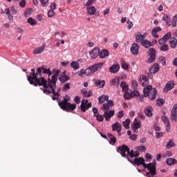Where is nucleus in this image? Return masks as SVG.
<instances>
[{
	"label": "nucleus",
	"mask_w": 177,
	"mask_h": 177,
	"mask_svg": "<svg viewBox=\"0 0 177 177\" xmlns=\"http://www.w3.org/2000/svg\"><path fill=\"white\" fill-rule=\"evenodd\" d=\"M28 81L30 82V85H34L35 86H44L43 90L44 93L46 95L53 94V100H57L59 99V91H55V88L50 86V81H49V77L48 80L45 77L41 75H37L35 73V68L31 70L30 75L28 76Z\"/></svg>",
	"instance_id": "1"
},
{
	"label": "nucleus",
	"mask_w": 177,
	"mask_h": 177,
	"mask_svg": "<svg viewBox=\"0 0 177 177\" xmlns=\"http://www.w3.org/2000/svg\"><path fill=\"white\" fill-rule=\"evenodd\" d=\"M103 66V62H100L98 64H95L93 65L92 66H90L91 70L93 71V73H96L99 68H102Z\"/></svg>",
	"instance_id": "23"
},
{
	"label": "nucleus",
	"mask_w": 177,
	"mask_h": 177,
	"mask_svg": "<svg viewBox=\"0 0 177 177\" xmlns=\"http://www.w3.org/2000/svg\"><path fill=\"white\" fill-rule=\"evenodd\" d=\"M62 89L63 91H68V89H70V83H66L64 84Z\"/></svg>",
	"instance_id": "59"
},
{
	"label": "nucleus",
	"mask_w": 177,
	"mask_h": 177,
	"mask_svg": "<svg viewBox=\"0 0 177 177\" xmlns=\"http://www.w3.org/2000/svg\"><path fill=\"white\" fill-rule=\"evenodd\" d=\"M121 129H122V126L120 122H117L112 124V131H115L119 135H121Z\"/></svg>",
	"instance_id": "15"
},
{
	"label": "nucleus",
	"mask_w": 177,
	"mask_h": 177,
	"mask_svg": "<svg viewBox=\"0 0 177 177\" xmlns=\"http://www.w3.org/2000/svg\"><path fill=\"white\" fill-rule=\"evenodd\" d=\"M145 113L147 117H153V107L151 106H147L145 109Z\"/></svg>",
	"instance_id": "24"
},
{
	"label": "nucleus",
	"mask_w": 177,
	"mask_h": 177,
	"mask_svg": "<svg viewBox=\"0 0 177 177\" xmlns=\"http://www.w3.org/2000/svg\"><path fill=\"white\" fill-rule=\"evenodd\" d=\"M74 100L77 104L81 103V97H80V96H75Z\"/></svg>",
	"instance_id": "61"
},
{
	"label": "nucleus",
	"mask_w": 177,
	"mask_h": 177,
	"mask_svg": "<svg viewBox=\"0 0 177 177\" xmlns=\"http://www.w3.org/2000/svg\"><path fill=\"white\" fill-rule=\"evenodd\" d=\"M28 23L32 26H37L38 24L37 20L34 19L32 17H29L28 19Z\"/></svg>",
	"instance_id": "37"
},
{
	"label": "nucleus",
	"mask_w": 177,
	"mask_h": 177,
	"mask_svg": "<svg viewBox=\"0 0 177 177\" xmlns=\"http://www.w3.org/2000/svg\"><path fill=\"white\" fill-rule=\"evenodd\" d=\"M175 142L172 140H170L166 145L167 149H171V147H175Z\"/></svg>",
	"instance_id": "42"
},
{
	"label": "nucleus",
	"mask_w": 177,
	"mask_h": 177,
	"mask_svg": "<svg viewBox=\"0 0 177 177\" xmlns=\"http://www.w3.org/2000/svg\"><path fill=\"white\" fill-rule=\"evenodd\" d=\"M120 151V154L122 157H124V158H127L128 161L129 162H132V160L129 159V157H131V158H133V157H138L139 152L138 151H133V150L129 151V147L127 145H122V147H118V151Z\"/></svg>",
	"instance_id": "3"
},
{
	"label": "nucleus",
	"mask_w": 177,
	"mask_h": 177,
	"mask_svg": "<svg viewBox=\"0 0 177 177\" xmlns=\"http://www.w3.org/2000/svg\"><path fill=\"white\" fill-rule=\"evenodd\" d=\"M108 137L109 138L110 140L109 143H111V145H115L117 142V138H115V137L110 133H108Z\"/></svg>",
	"instance_id": "31"
},
{
	"label": "nucleus",
	"mask_w": 177,
	"mask_h": 177,
	"mask_svg": "<svg viewBox=\"0 0 177 177\" xmlns=\"http://www.w3.org/2000/svg\"><path fill=\"white\" fill-rule=\"evenodd\" d=\"M45 50V45H43L41 47L37 48L32 50L33 55H39V53H42Z\"/></svg>",
	"instance_id": "26"
},
{
	"label": "nucleus",
	"mask_w": 177,
	"mask_h": 177,
	"mask_svg": "<svg viewBox=\"0 0 177 177\" xmlns=\"http://www.w3.org/2000/svg\"><path fill=\"white\" fill-rule=\"evenodd\" d=\"M120 64L123 70H128V68H129V65H128V64H127V62L124 59L120 60Z\"/></svg>",
	"instance_id": "38"
},
{
	"label": "nucleus",
	"mask_w": 177,
	"mask_h": 177,
	"mask_svg": "<svg viewBox=\"0 0 177 177\" xmlns=\"http://www.w3.org/2000/svg\"><path fill=\"white\" fill-rule=\"evenodd\" d=\"M161 31V27L160 26H158V27H156L154 28L153 30H152V35L153 37H155V38H160V35H157V32Z\"/></svg>",
	"instance_id": "27"
},
{
	"label": "nucleus",
	"mask_w": 177,
	"mask_h": 177,
	"mask_svg": "<svg viewBox=\"0 0 177 177\" xmlns=\"http://www.w3.org/2000/svg\"><path fill=\"white\" fill-rule=\"evenodd\" d=\"M156 60V55H149V57L147 59L148 63H153Z\"/></svg>",
	"instance_id": "49"
},
{
	"label": "nucleus",
	"mask_w": 177,
	"mask_h": 177,
	"mask_svg": "<svg viewBox=\"0 0 177 177\" xmlns=\"http://www.w3.org/2000/svg\"><path fill=\"white\" fill-rule=\"evenodd\" d=\"M52 73H53V75L51 77H48V81L50 82V84L52 88L56 91V83L57 82V77H59V74H60V70L53 68Z\"/></svg>",
	"instance_id": "6"
},
{
	"label": "nucleus",
	"mask_w": 177,
	"mask_h": 177,
	"mask_svg": "<svg viewBox=\"0 0 177 177\" xmlns=\"http://www.w3.org/2000/svg\"><path fill=\"white\" fill-rule=\"evenodd\" d=\"M141 45L144 46V48H146V49H149V48H151V46H153V44L150 41L147 39H144L141 41Z\"/></svg>",
	"instance_id": "25"
},
{
	"label": "nucleus",
	"mask_w": 177,
	"mask_h": 177,
	"mask_svg": "<svg viewBox=\"0 0 177 177\" xmlns=\"http://www.w3.org/2000/svg\"><path fill=\"white\" fill-rule=\"evenodd\" d=\"M4 12L7 15L8 20L10 21H13V17L12 15L17 14V10H16L13 6L10 7V8H6Z\"/></svg>",
	"instance_id": "8"
},
{
	"label": "nucleus",
	"mask_w": 177,
	"mask_h": 177,
	"mask_svg": "<svg viewBox=\"0 0 177 177\" xmlns=\"http://www.w3.org/2000/svg\"><path fill=\"white\" fill-rule=\"evenodd\" d=\"M95 117H96L97 121H100V122H102L104 120V116L100 114H97L95 115Z\"/></svg>",
	"instance_id": "54"
},
{
	"label": "nucleus",
	"mask_w": 177,
	"mask_h": 177,
	"mask_svg": "<svg viewBox=\"0 0 177 177\" xmlns=\"http://www.w3.org/2000/svg\"><path fill=\"white\" fill-rule=\"evenodd\" d=\"M111 86H116L118 88L120 86V79L118 77H114L113 79L110 80Z\"/></svg>",
	"instance_id": "22"
},
{
	"label": "nucleus",
	"mask_w": 177,
	"mask_h": 177,
	"mask_svg": "<svg viewBox=\"0 0 177 177\" xmlns=\"http://www.w3.org/2000/svg\"><path fill=\"white\" fill-rule=\"evenodd\" d=\"M142 127V123L140 122H135L132 126V129L133 132L138 133V129Z\"/></svg>",
	"instance_id": "30"
},
{
	"label": "nucleus",
	"mask_w": 177,
	"mask_h": 177,
	"mask_svg": "<svg viewBox=\"0 0 177 177\" xmlns=\"http://www.w3.org/2000/svg\"><path fill=\"white\" fill-rule=\"evenodd\" d=\"M99 56H100V59H104V57H107V56H109V50H101Z\"/></svg>",
	"instance_id": "36"
},
{
	"label": "nucleus",
	"mask_w": 177,
	"mask_h": 177,
	"mask_svg": "<svg viewBox=\"0 0 177 177\" xmlns=\"http://www.w3.org/2000/svg\"><path fill=\"white\" fill-rule=\"evenodd\" d=\"M136 150H138V151L145 152L147 150V148L145 147V145H141L136 147Z\"/></svg>",
	"instance_id": "50"
},
{
	"label": "nucleus",
	"mask_w": 177,
	"mask_h": 177,
	"mask_svg": "<svg viewBox=\"0 0 177 177\" xmlns=\"http://www.w3.org/2000/svg\"><path fill=\"white\" fill-rule=\"evenodd\" d=\"M59 106L61 107V109H62V110L68 112L73 111V110L77 109V105L75 104L68 102L67 99H64L62 101L59 102Z\"/></svg>",
	"instance_id": "5"
},
{
	"label": "nucleus",
	"mask_w": 177,
	"mask_h": 177,
	"mask_svg": "<svg viewBox=\"0 0 177 177\" xmlns=\"http://www.w3.org/2000/svg\"><path fill=\"white\" fill-rule=\"evenodd\" d=\"M87 12L88 15H95V16H99V11H96V8H95V6L87 8Z\"/></svg>",
	"instance_id": "19"
},
{
	"label": "nucleus",
	"mask_w": 177,
	"mask_h": 177,
	"mask_svg": "<svg viewBox=\"0 0 177 177\" xmlns=\"http://www.w3.org/2000/svg\"><path fill=\"white\" fill-rule=\"evenodd\" d=\"M92 107V103H88V100H82L80 105V109L83 113H85L86 110H89V108Z\"/></svg>",
	"instance_id": "9"
},
{
	"label": "nucleus",
	"mask_w": 177,
	"mask_h": 177,
	"mask_svg": "<svg viewBox=\"0 0 177 177\" xmlns=\"http://www.w3.org/2000/svg\"><path fill=\"white\" fill-rule=\"evenodd\" d=\"M170 46L172 48V49H175L176 48L177 45V39L175 37H171L169 41Z\"/></svg>",
	"instance_id": "34"
},
{
	"label": "nucleus",
	"mask_w": 177,
	"mask_h": 177,
	"mask_svg": "<svg viewBox=\"0 0 177 177\" xmlns=\"http://www.w3.org/2000/svg\"><path fill=\"white\" fill-rule=\"evenodd\" d=\"M110 73H112L113 74H115V73H118L120 71V64H113L110 68H109Z\"/></svg>",
	"instance_id": "21"
},
{
	"label": "nucleus",
	"mask_w": 177,
	"mask_h": 177,
	"mask_svg": "<svg viewBox=\"0 0 177 177\" xmlns=\"http://www.w3.org/2000/svg\"><path fill=\"white\" fill-rule=\"evenodd\" d=\"M19 6L21 8H24V6H26V0H21L20 2H19Z\"/></svg>",
	"instance_id": "64"
},
{
	"label": "nucleus",
	"mask_w": 177,
	"mask_h": 177,
	"mask_svg": "<svg viewBox=\"0 0 177 177\" xmlns=\"http://www.w3.org/2000/svg\"><path fill=\"white\" fill-rule=\"evenodd\" d=\"M85 70H86V75L87 77H89V75H91V74H93V71H92V68H91V66L86 68Z\"/></svg>",
	"instance_id": "48"
},
{
	"label": "nucleus",
	"mask_w": 177,
	"mask_h": 177,
	"mask_svg": "<svg viewBox=\"0 0 177 177\" xmlns=\"http://www.w3.org/2000/svg\"><path fill=\"white\" fill-rule=\"evenodd\" d=\"M124 99H127V100H130V99H132V95L131 93L128 92H125L124 94L123 95Z\"/></svg>",
	"instance_id": "47"
},
{
	"label": "nucleus",
	"mask_w": 177,
	"mask_h": 177,
	"mask_svg": "<svg viewBox=\"0 0 177 177\" xmlns=\"http://www.w3.org/2000/svg\"><path fill=\"white\" fill-rule=\"evenodd\" d=\"M41 73H43V74H48V78L52 75L50 68H46L45 66L37 68V70L35 71L36 75H41Z\"/></svg>",
	"instance_id": "7"
},
{
	"label": "nucleus",
	"mask_w": 177,
	"mask_h": 177,
	"mask_svg": "<svg viewBox=\"0 0 177 177\" xmlns=\"http://www.w3.org/2000/svg\"><path fill=\"white\" fill-rule=\"evenodd\" d=\"M147 81H149V79L146 76L143 75L140 76V83L142 86H145L147 84Z\"/></svg>",
	"instance_id": "29"
},
{
	"label": "nucleus",
	"mask_w": 177,
	"mask_h": 177,
	"mask_svg": "<svg viewBox=\"0 0 177 177\" xmlns=\"http://www.w3.org/2000/svg\"><path fill=\"white\" fill-rule=\"evenodd\" d=\"M156 49L154 48H149V55H156Z\"/></svg>",
	"instance_id": "63"
},
{
	"label": "nucleus",
	"mask_w": 177,
	"mask_h": 177,
	"mask_svg": "<svg viewBox=\"0 0 177 177\" xmlns=\"http://www.w3.org/2000/svg\"><path fill=\"white\" fill-rule=\"evenodd\" d=\"M131 86L133 88V89L138 88V82L136 80H131Z\"/></svg>",
	"instance_id": "53"
},
{
	"label": "nucleus",
	"mask_w": 177,
	"mask_h": 177,
	"mask_svg": "<svg viewBox=\"0 0 177 177\" xmlns=\"http://www.w3.org/2000/svg\"><path fill=\"white\" fill-rule=\"evenodd\" d=\"M143 93L145 97H149L150 100H154L157 97V89L153 88L151 85H149L143 89Z\"/></svg>",
	"instance_id": "4"
},
{
	"label": "nucleus",
	"mask_w": 177,
	"mask_h": 177,
	"mask_svg": "<svg viewBox=\"0 0 177 177\" xmlns=\"http://www.w3.org/2000/svg\"><path fill=\"white\" fill-rule=\"evenodd\" d=\"M161 120L163 121L164 124H165L166 127V131L167 132H169L171 131V122H169V119L165 115H162L161 117Z\"/></svg>",
	"instance_id": "13"
},
{
	"label": "nucleus",
	"mask_w": 177,
	"mask_h": 177,
	"mask_svg": "<svg viewBox=\"0 0 177 177\" xmlns=\"http://www.w3.org/2000/svg\"><path fill=\"white\" fill-rule=\"evenodd\" d=\"M109 100V95H102L98 97V102L101 104H103L104 102H107Z\"/></svg>",
	"instance_id": "33"
},
{
	"label": "nucleus",
	"mask_w": 177,
	"mask_h": 177,
	"mask_svg": "<svg viewBox=\"0 0 177 177\" xmlns=\"http://www.w3.org/2000/svg\"><path fill=\"white\" fill-rule=\"evenodd\" d=\"M93 82L95 86H98V88H104V85H106V81L104 80L95 79Z\"/></svg>",
	"instance_id": "20"
},
{
	"label": "nucleus",
	"mask_w": 177,
	"mask_h": 177,
	"mask_svg": "<svg viewBox=\"0 0 177 177\" xmlns=\"http://www.w3.org/2000/svg\"><path fill=\"white\" fill-rule=\"evenodd\" d=\"M171 32H168L167 33H166L162 37L163 39H165V40H166V41L169 39V38H171Z\"/></svg>",
	"instance_id": "56"
},
{
	"label": "nucleus",
	"mask_w": 177,
	"mask_h": 177,
	"mask_svg": "<svg viewBox=\"0 0 177 177\" xmlns=\"http://www.w3.org/2000/svg\"><path fill=\"white\" fill-rule=\"evenodd\" d=\"M139 44H138L137 43L132 44L130 48L132 55H133L134 56L139 55Z\"/></svg>",
	"instance_id": "11"
},
{
	"label": "nucleus",
	"mask_w": 177,
	"mask_h": 177,
	"mask_svg": "<svg viewBox=\"0 0 177 177\" xmlns=\"http://www.w3.org/2000/svg\"><path fill=\"white\" fill-rule=\"evenodd\" d=\"M82 95L84 97H91L92 96V91L89 90L88 91L86 90V88H83L81 91Z\"/></svg>",
	"instance_id": "28"
},
{
	"label": "nucleus",
	"mask_w": 177,
	"mask_h": 177,
	"mask_svg": "<svg viewBox=\"0 0 177 177\" xmlns=\"http://www.w3.org/2000/svg\"><path fill=\"white\" fill-rule=\"evenodd\" d=\"M146 37H147V33L145 32L142 35L140 32H138L135 35L136 42L138 44H139V42H142V41H144Z\"/></svg>",
	"instance_id": "10"
},
{
	"label": "nucleus",
	"mask_w": 177,
	"mask_h": 177,
	"mask_svg": "<svg viewBox=\"0 0 177 177\" xmlns=\"http://www.w3.org/2000/svg\"><path fill=\"white\" fill-rule=\"evenodd\" d=\"M131 97H135L136 96H139L140 93H139V91H138V90H134L131 92Z\"/></svg>",
	"instance_id": "51"
},
{
	"label": "nucleus",
	"mask_w": 177,
	"mask_h": 177,
	"mask_svg": "<svg viewBox=\"0 0 177 177\" xmlns=\"http://www.w3.org/2000/svg\"><path fill=\"white\" fill-rule=\"evenodd\" d=\"M58 80L62 84H64L65 82H67V81L70 80V77L66 75V71H64L63 74L58 77Z\"/></svg>",
	"instance_id": "18"
},
{
	"label": "nucleus",
	"mask_w": 177,
	"mask_h": 177,
	"mask_svg": "<svg viewBox=\"0 0 177 177\" xmlns=\"http://www.w3.org/2000/svg\"><path fill=\"white\" fill-rule=\"evenodd\" d=\"M100 53V49L96 47L94 49H93L91 52L89 53V55L91 59H96V57L99 56Z\"/></svg>",
	"instance_id": "14"
},
{
	"label": "nucleus",
	"mask_w": 177,
	"mask_h": 177,
	"mask_svg": "<svg viewBox=\"0 0 177 177\" xmlns=\"http://www.w3.org/2000/svg\"><path fill=\"white\" fill-rule=\"evenodd\" d=\"M176 22H177V15H174L172 18V27H176Z\"/></svg>",
	"instance_id": "52"
},
{
	"label": "nucleus",
	"mask_w": 177,
	"mask_h": 177,
	"mask_svg": "<svg viewBox=\"0 0 177 177\" xmlns=\"http://www.w3.org/2000/svg\"><path fill=\"white\" fill-rule=\"evenodd\" d=\"M120 88L122 89V92H128V85L124 82L120 83Z\"/></svg>",
	"instance_id": "39"
},
{
	"label": "nucleus",
	"mask_w": 177,
	"mask_h": 177,
	"mask_svg": "<svg viewBox=\"0 0 177 177\" xmlns=\"http://www.w3.org/2000/svg\"><path fill=\"white\" fill-rule=\"evenodd\" d=\"M159 71H160V65L158 64H154L149 68V73L151 74H156V73H158Z\"/></svg>",
	"instance_id": "17"
},
{
	"label": "nucleus",
	"mask_w": 177,
	"mask_h": 177,
	"mask_svg": "<svg viewBox=\"0 0 177 177\" xmlns=\"http://www.w3.org/2000/svg\"><path fill=\"white\" fill-rule=\"evenodd\" d=\"M71 67L73 70H80V63L77 62V61H73L71 63Z\"/></svg>",
	"instance_id": "35"
},
{
	"label": "nucleus",
	"mask_w": 177,
	"mask_h": 177,
	"mask_svg": "<svg viewBox=\"0 0 177 177\" xmlns=\"http://www.w3.org/2000/svg\"><path fill=\"white\" fill-rule=\"evenodd\" d=\"M174 162H176V160L172 158H167L166 160V164H167V165H174Z\"/></svg>",
	"instance_id": "41"
},
{
	"label": "nucleus",
	"mask_w": 177,
	"mask_h": 177,
	"mask_svg": "<svg viewBox=\"0 0 177 177\" xmlns=\"http://www.w3.org/2000/svg\"><path fill=\"white\" fill-rule=\"evenodd\" d=\"M158 44L159 45H165V44H167V40H165L164 37H162L158 40Z\"/></svg>",
	"instance_id": "55"
},
{
	"label": "nucleus",
	"mask_w": 177,
	"mask_h": 177,
	"mask_svg": "<svg viewBox=\"0 0 177 177\" xmlns=\"http://www.w3.org/2000/svg\"><path fill=\"white\" fill-rule=\"evenodd\" d=\"M164 103H165V100L162 98L156 100V106H158V107H161Z\"/></svg>",
	"instance_id": "43"
},
{
	"label": "nucleus",
	"mask_w": 177,
	"mask_h": 177,
	"mask_svg": "<svg viewBox=\"0 0 177 177\" xmlns=\"http://www.w3.org/2000/svg\"><path fill=\"white\" fill-rule=\"evenodd\" d=\"M174 86H175V82L174 81L168 82L163 88V91L168 92V91L174 89Z\"/></svg>",
	"instance_id": "16"
},
{
	"label": "nucleus",
	"mask_w": 177,
	"mask_h": 177,
	"mask_svg": "<svg viewBox=\"0 0 177 177\" xmlns=\"http://www.w3.org/2000/svg\"><path fill=\"white\" fill-rule=\"evenodd\" d=\"M134 164L138 167H139V165H142L144 168L148 169V171H149L152 176H154V175H156L157 174V171H156V161H154L153 163L146 164L145 163V159L140 157L134 159Z\"/></svg>",
	"instance_id": "2"
},
{
	"label": "nucleus",
	"mask_w": 177,
	"mask_h": 177,
	"mask_svg": "<svg viewBox=\"0 0 177 177\" xmlns=\"http://www.w3.org/2000/svg\"><path fill=\"white\" fill-rule=\"evenodd\" d=\"M171 121H175L177 122V111H171L170 114Z\"/></svg>",
	"instance_id": "32"
},
{
	"label": "nucleus",
	"mask_w": 177,
	"mask_h": 177,
	"mask_svg": "<svg viewBox=\"0 0 177 177\" xmlns=\"http://www.w3.org/2000/svg\"><path fill=\"white\" fill-rule=\"evenodd\" d=\"M77 74H78L79 77H82V75H84V74H86V70L81 69L80 71L77 72Z\"/></svg>",
	"instance_id": "60"
},
{
	"label": "nucleus",
	"mask_w": 177,
	"mask_h": 177,
	"mask_svg": "<svg viewBox=\"0 0 177 177\" xmlns=\"http://www.w3.org/2000/svg\"><path fill=\"white\" fill-rule=\"evenodd\" d=\"M158 62L161 63L162 66H165V64H167V60L165 59V57H160Z\"/></svg>",
	"instance_id": "45"
},
{
	"label": "nucleus",
	"mask_w": 177,
	"mask_h": 177,
	"mask_svg": "<svg viewBox=\"0 0 177 177\" xmlns=\"http://www.w3.org/2000/svg\"><path fill=\"white\" fill-rule=\"evenodd\" d=\"M42 6H48L49 3V0H40Z\"/></svg>",
	"instance_id": "57"
},
{
	"label": "nucleus",
	"mask_w": 177,
	"mask_h": 177,
	"mask_svg": "<svg viewBox=\"0 0 177 177\" xmlns=\"http://www.w3.org/2000/svg\"><path fill=\"white\" fill-rule=\"evenodd\" d=\"M130 124H131V120L126 119V120L123 122V127H124V128H126V129H129Z\"/></svg>",
	"instance_id": "44"
},
{
	"label": "nucleus",
	"mask_w": 177,
	"mask_h": 177,
	"mask_svg": "<svg viewBox=\"0 0 177 177\" xmlns=\"http://www.w3.org/2000/svg\"><path fill=\"white\" fill-rule=\"evenodd\" d=\"M127 24H128V26H127L128 30H131V28H132V27H133V24L129 19L127 20Z\"/></svg>",
	"instance_id": "58"
},
{
	"label": "nucleus",
	"mask_w": 177,
	"mask_h": 177,
	"mask_svg": "<svg viewBox=\"0 0 177 177\" xmlns=\"http://www.w3.org/2000/svg\"><path fill=\"white\" fill-rule=\"evenodd\" d=\"M101 110H102L103 111H109V110H110V106L107 104V103H104L101 106Z\"/></svg>",
	"instance_id": "46"
},
{
	"label": "nucleus",
	"mask_w": 177,
	"mask_h": 177,
	"mask_svg": "<svg viewBox=\"0 0 177 177\" xmlns=\"http://www.w3.org/2000/svg\"><path fill=\"white\" fill-rule=\"evenodd\" d=\"M159 49L161 52H168V50H169V46L167 44H163Z\"/></svg>",
	"instance_id": "40"
},
{
	"label": "nucleus",
	"mask_w": 177,
	"mask_h": 177,
	"mask_svg": "<svg viewBox=\"0 0 177 177\" xmlns=\"http://www.w3.org/2000/svg\"><path fill=\"white\" fill-rule=\"evenodd\" d=\"M48 17H53L55 16V11H53V10H49L48 12Z\"/></svg>",
	"instance_id": "62"
},
{
	"label": "nucleus",
	"mask_w": 177,
	"mask_h": 177,
	"mask_svg": "<svg viewBox=\"0 0 177 177\" xmlns=\"http://www.w3.org/2000/svg\"><path fill=\"white\" fill-rule=\"evenodd\" d=\"M114 114H115L114 110L105 111L103 114V116L105 118L106 121H110L111 117H113Z\"/></svg>",
	"instance_id": "12"
}]
</instances>
